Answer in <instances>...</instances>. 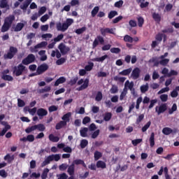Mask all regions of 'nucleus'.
Here are the masks:
<instances>
[{"instance_id": "6", "label": "nucleus", "mask_w": 179, "mask_h": 179, "mask_svg": "<svg viewBox=\"0 0 179 179\" xmlns=\"http://www.w3.org/2000/svg\"><path fill=\"white\" fill-rule=\"evenodd\" d=\"M163 171L165 179H171V176H170V174H169V168H167V166H165L164 168H163V166H161L159 171H158V176H162Z\"/></svg>"}, {"instance_id": "30", "label": "nucleus", "mask_w": 179, "mask_h": 179, "mask_svg": "<svg viewBox=\"0 0 179 179\" xmlns=\"http://www.w3.org/2000/svg\"><path fill=\"white\" fill-rule=\"evenodd\" d=\"M48 138H49V141H50V142H53V143L59 142V137L55 136L52 134H50Z\"/></svg>"}, {"instance_id": "56", "label": "nucleus", "mask_w": 179, "mask_h": 179, "mask_svg": "<svg viewBox=\"0 0 179 179\" xmlns=\"http://www.w3.org/2000/svg\"><path fill=\"white\" fill-rule=\"evenodd\" d=\"M113 117V115L111 114V113H105V115L103 117V120L104 121H110V120H111V117Z\"/></svg>"}, {"instance_id": "24", "label": "nucleus", "mask_w": 179, "mask_h": 179, "mask_svg": "<svg viewBox=\"0 0 179 179\" xmlns=\"http://www.w3.org/2000/svg\"><path fill=\"white\" fill-rule=\"evenodd\" d=\"M149 142H150V148H154L155 145V132H152L150 138H149Z\"/></svg>"}, {"instance_id": "53", "label": "nucleus", "mask_w": 179, "mask_h": 179, "mask_svg": "<svg viewBox=\"0 0 179 179\" xmlns=\"http://www.w3.org/2000/svg\"><path fill=\"white\" fill-rule=\"evenodd\" d=\"M36 126L38 131H40L41 132H43V131H45V126H44L43 124H36Z\"/></svg>"}, {"instance_id": "62", "label": "nucleus", "mask_w": 179, "mask_h": 179, "mask_svg": "<svg viewBox=\"0 0 179 179\" xmlns=\"http://www.w3.org/2000/svg\"><path fill=\"white\" fill-rule=\"evenodd\" d=\"M162 33H169V34L174 33V28H173V27H171L168 29H163Z\"/></svg>"}, {"instance_id": "45", "label": "nucleus", "mask_w": 179, "mask_h": 179, "mask_svg": "<svg viewBox=\"0 0 179 179\" xmlns=\"http://www.w3.org/2000/svg\"><path fill=\"white\" fill-rule=\"evenodd\" d=\"M138 27H143L145 20L142 17H137Z\"/></svg>"}, {"instance_id": "51", "label": "nucleus", "mask_w": 179, "mask_h": 179, "mask_svg": "<svg viewBox=\"0 0 179 179\" xmlns=\"http://www.w3.org/2000/svg\"><path fill=\"white\" fill-rule=\"evenodd\" d=\"M65 62H66V58L65 57H61L56 61L57 65H62L63 64H65Z\"/></svg>"}, {"instance_id": "13", "label": "nucleus", "mask_w": 179, "mask_h": 179, "mask_svg": "<svg viewBox=\"0 0 179 179\" xmlns=\"http://www.w3.org/2000/svg\"><path fill=\"white\" fill-rule=\"evenodd\" d=\"M20 142H34V135L29 134L27 137L20 138Z\"/></svg>"}, {"instance_id": "12", "label": "nucleus", "mask_w": 179, "mask_h": 179, "mask_svg": "<svg viewBox=\"0 0 179 179\" xmlns=\"http://www.w3.org/2000/svg\"><path fill=\"white\" fill-rule=\"evenodd\" d=\"M0 8L6 9V10H9V9H10L8 0H0Z\"/></svg>"}, {"instance_id": "41", "label": "nucleus", "mask_w": 179, "mask_h": 179, "mask_svg": "<svg viewBox=\"0 0 179 179\" xmlns=\"http://www.w3.org/2000/svg\"><path fill=\"white\" fill-rule=\"evenodd\" d=\"M27 59H28L30 64H33V62L36 61V56H34V55L33 54H29L27 55Z\"/></svg>"}, {"instance_id": "29", "label": "nucleus", "mask_w": 179, "mask_h": 179, "mask_svg": "<svg viewBox=\"0 0 179 179\" xmlns=\"http://www.w3.org/2000/svg\"><path fill=\"white\" fill-rule=\"evenodd\" d=\"M31 1L32 0H25L23 4L20 6V8L22 9V10H26V9L29 8V5L31 3Z\"/></svg>"}, {"instance_id": "21", "label": "nucleus", "mask_w": 179, "mask_h": 179, "mask_svg": "<svg viewBox=\"0 0 179 179\" xmlns=\"http://www.w3.org/2000/svg\"><path fill=\"white\" fill-rule=\"evenodd\" d=\"M52 162V157L49 155L41 164V167H45L47 164H50Z\"/></svg>"}, {"instance_id": "60", "label": "nucleus", "mask_w": 179, "mask_h": 179, "mask_svg": "<svg viewBox=\"0 0 179 179\" xmlns=\"http://www.w3.org/2000/svg\"><path fill=\"white\" fill-rule=\"evenodd\" d=\"M122 5H124V1L120 0L115 3V8H122Z\"/></svg>"}, {"instance_id": "55", "label": "nucleus", "mask_w": 179, "mask_h": 179, "mask_svg": "<svg viewBox=\"0 0 179 179\" xmlns=\"http://www.w3.org/2000/svg\"><path fill=\"white\" fill-rule=\"evenodd\" d=\"M101 156H103L101 152H100L99 151L94 152V160H96V161L99 160V159H100L101 157Z\"/></svg>"}, {"instance_id": "8", "label": "nucleus", "mask_w": 179, "mask_h": 179, "mask_svg": "<svg viewBox=\"0 0 179 179\" xmlns=\"http://www.w3.org/2000/svg\"><path fill=\"white\" fill-rule=\"evenodd\" d=\"M45 71H48V66L47 64H43L38 66L36 73L37 75H42Z\"/></svg>"}, {"instance_id": "48", "label": "nucleus", "mask_w": 179, "mask_h": 179, "mask_svg": "<svg viewBox=\"0 0 179 179\" xmlns=\"http://www.w3.org/2000/svg\"><path fill=\"white\" fill-rule=\"evenodd\" d=\"M9 29H10V25L6 24L4 22V24H3V26L1 27V32L5 33L6 31H8V30H9Z\"/></svg>"}, {"instance_id": "43", "label": "nucleus", "mask_w": 179, "mask_h": 179, "mask_svg": "<svg viewBox=\"0 0 179 179\" xmlns=\"http://www.w3.org/2000/svg\"><path fill=\"white\" fill-rule=\"evenodd\" d=\"M1 78L3 80H8V82H12L13 80V77H12V76H9V75H6V74H3L1 76Z\"/></svg>"}, {"instance_id": "59", "label": "nucleus", "mask_w": 179, "mask_h": 179, "mask_svg": "<svg viewBox=\"0 0 179 179\" xmlns=\"http://www.w3.org/2000/svg\"><path fill=\"white\" fill-rule=\"evenodd\" d=\"M174 111H177V104L173 103L171 108L169 110V114L171 115L174 113Z\"/></svg>"}, {"instance_id": "32", "label": "nucleus", "mask_w": 179, "mask_h": 179, "mask_svg": "<svg viewBox=\"0 0 179 179\" xmlns=\"http://www.w3.org/2000/svg\"><path fill=\"white\" fill-rule=\"evenodd\" d=\"M96 167L97 169H106L107 167V165L106 164V162L103 161H98L96 162Z\"/></svg>"}, {"instance_id": "63", "label": "nucleus", "mask_w": 179, "mask_h": 179, "mask_svg": "<svg viewBox=\"0 0 179 179\" xmlns=\"http://www.w3.org/2000/svg\"><path fill=\"white\" fill-rule=\"evenodd\" d=\"M127 93H128L127 90L126 88H124L123 92L120 94V100H124V97L127 96Z\"/></svg>"}, {"instance_id": "52", "label": "nucleus", "mask_w": 179, "mask_h": 179, "mask_svg": "<svg viewBox=\"0 0 179 179\" xmlns=\"http://www.w3.org/2000/svg\"><path fill=\"white\" fill-rule=\"evenodd\" d=\"M143 118H145L144 114H141L136 119V124L138 125V124H141L142 121H143Z\"/></svg>"}, {"instance_id": "26", "label": "nucleus", "mask_w": 179, "mask_h": 179, "mask_svg": "<svg viewBox=\"0 0 179 179\" xmlns=\"http://www.w3.org/2000/svg\"><path fill=\"white\" fill-rule=\"evenodd\" d=\"M89 131V129L87 127H83L80 130V136L83 138H86L87 136V132Z\"/></svg>"}, {"instance_id": "1", "label": "nucleus", "mask_w": 179, "mask_h": 179, "mask_svg": "<svg viewBox=\"0 0 179 179\" xmlns=\"http://www.w3.org/2000/svg\"><path fill=\"white\" fill-rule=\"evenodd\" d=\"M73 23V19L72 18H67L66 20V22L64 23H61V22H57L56 24V27L57 31H66L69 28V26H71Z\"/></svg>"}, {"instance_id": "57", "label": "nucleus", "mask_w": 179, "mask_h": 179, "mask_svg": "<svg viewBox=\"0 0 179 179\" xmlns=\"http://www.w3.org/2000/svg\"><path fill=\"white\" fill-rule=\"evenodd\" d=\"M47 44L48 43L45 41L41 42L40 43L36 45V48H43L44 47H47Z\"/></svg>"}, {"instance_id": "64", "label": "nucleus", "mask_w": 179, "mask_h": 179, "mask_svg": "<svg viewBox=\"0 0 179 179\" xmlns=\"http://www.w3.org/2000/svg\"><path fill=\"white\" fill-rule=\"evenodd\" d=\"M17 106L19 107H24V106H26V103H24V101H23L20 99H17Z\"/></svg>"}, {"instance_id": "18", "label": "nucleus", "mask_w": 179, "mask_h": 179, "mask_svg": "<svg viewBox=\"0 0 179 179\" xmlns=\"http://www.w3.org/2000/svg\"><path fill=\"white\" fill-rule=\"evenodd\" d=\"M136 2L138 5H140V8H141V9L148 8L149 6V1L145 2V0H136Z\"/></svg>"}, {"instance_id": "16", "label": "nucleus", "mask_w": 179, "mask_h": 179, "mask_svg": "<svg viewBox=\"0 0 179 179\" xmlns=\"http://www.w3.org/2000/svg\"><path fill=\"white\" fill-rule=\"evenodd\" d=\"M48 114V111L43 108H40L37 110V115H38V117H45Z\"/></svg>"}, {"instance_id": "20", "label": "nucleus", "mask_w": 179, "mask_h": 179, "mask_svg": "<svg viewBox=\"0 0 179 179\" xmlns=\"http://www.w3.org/2000/svg\"><path fill=\"white\" fill-rule=\"evenodd\" d=\"M152 17L157 23L162 22V15L157 13H152Z\"/></svg>"}, {"instance_id": "61", "label": "nucleus", "mask_w": 179, "mask_h": 179, "mask_svg": "<svg viewBox=\"0 0 179 179\" xmlns=\"http://www.w3.org/2000/svg\"><path fill=\"white\" fill-rule=\"evenodd\" d=\"M159 98L161 99V101H162L163 103H166V101L169 100V95L162 94L160 95Z\"/></svg>"}, {"instance_id": "17", "label": "nucleus", "mask_w": 179, "mask_h": 179, "mask_svg": "<svg viewBox=\"0 0 179 179\" xmlns=\"http://www.w3.org/2000/svg\"><path fill=\"white\" fill-rule=\"evenodd\" d=\"M72 164L74 166H79V164H81V166H83V167H84L85 169L87 167V166L85 163V161H83V159H75L73 161Z\"/></svg>"}, {"instance_id": "19", "label": "nucleus", "mask_w": 179, "mask_h": 179, "mask_svg": "<svg viewBox=\"0 0 179 179\" xmlns=\"http://www.w3.org/2000/svg\"><path fill=\"white\" fill-rule=\"evenodd\" d=\"M173 132L176 134V132H177V130L173 131V129L170 127H164L162 129V133L164 134V135H170L173 134Z\"/></svg>"}, {"instance_id": "42", "label": "nucleus", "mask_w": 179, "mask_h": 179, "mask_svg": "<svg viewBox=\"0 0 179 179\" xmlns=\"http://www.w3.org/2000/svg\"><path fill=\"white\" fill-rule=\"evenodd\" d=\"M49 172H50V169H48V168L45 169L41 174V178L47 179V177H48Z\"/></svg>"}, {"instance_id": "38", "label": "nucleus", "mask_w": 179, "mask_h": 179, "mask_svg": "<svg viewBox=\"0 0 179 179\" xmlns=\"http://www.w3.org/2000/svg\"><path fill=\"white\" fill-rule=\"evenodd\" d=\"M164 36V37H166V35L163 34H160L158 33L156 36H155V40L157 41H158V43H162V41H163V36Z\"/></svg>"}, {"instance_id": "49", "label": "nucleus", "mask_w": 179, "mask_h": 179, "mask_svg": "<svg viewBox=\"0 0 179 179\" xmlns=\"http://www.w3.org/2000/svg\"><path fill=\"white\" fill-rule=\"evenodd\" d=\"M124 41H125L126 43H134V38H132L129 35H126L124 37Z\"/></svg>"}, {"instance_id": "47", "label": "nucleus", "mask_w": 179, "mask_h": 179, "mask_svg": "<svg viewBox=\"0 0 179 179\" xmlns=\"http://www.w3.org/2000/svg\"><path fill=\"white\" fill-rule=\"evenodd\" d=\"M118 15V12L115 11V10H111L108 15V19H113V17H115V16H117Z\"/></svg>"}, {"instance_id": "50", "label": "nucleus", "mask_w": 179, "mask_h": 179, "mask_svg": "<svg viewBox=\"0 0 179 179\" xmlns=\"http://www.w3.org/2000/svg\"><path fill=\"white\" fill-rule=\"evenodd\" d=\"M86 27H83L82 28L80 29H77L75 31V33H76V34H83V33H85V31H86Z\"/></svg>"}, {"instance_id": "2", "label": "nucleus", "mask_w": 179, "mask_h": 179, "mask_svg": "<svg viewBox=\"0 0 179 179\" xmlns=\"http://www.w3.org/2000/svg\"><path fill=\"white\" fill-rule=\"evenodd\" d=\"M23 72H27V68H26V66L23 65L22 64H20L13 68V73L16 76L23 75Z\"/></svg>"}, {"instance_id": "40", "label": "nucleus", "mask_w": 179, "mask_h": 179, "mask_svg": "<svg viewBox=\"0 0 179 179\" xmlns=\"http://www.w3.org/2000/svg\"><path fill=\"white\" fill-rule=\"evenodd\" d=\"M141 93H146L149 90V84L141 85L140 87Z\"/></svg>"}, {"instance_id": "54", "label": "nucleus", "mask_w": 179, "mask_h": 179, "mask_svg": "<svg viewBox=\"0 0 179 179\" xmlns=\"http://www.w3.org/2000/svg\"><path fill=\"white\" fill-rule=\"evenodd\" d=\"M87 145H89V141H87V140L83 139V140L81 141V142H80L81 149H85V148L86 146H87Z\"/></svg>"}, {"instance_id": "3", "label": "nucleus", "mask_w": 179, "mask_h": 179, "mask_svg": "<svg viewBox=\"0 0 179 179\" xmlns=\"http://www.w3.org/2000/svg\"><path fill=\"white\" fill-rule=\"evenodd\" d=\"M77 84L80 87H78L76 90L78 92H82V90H85L87 87H89V78H86L85 80L81 78L80 80L77 82Z\"/></svg>"}, {"instance_id": "28", "label": "nucleus", "mask_w": 179, "mask_h": 179, "mask_svg": "<svg viewBox=\"0 0 179 179\" xmlns=\"http://www.w3.org/2000/svg\"><path fill=\"white\" fill-rule=\"evenodd\" d=\"M64 127H66V122H64L62 120L56 124L55 129L59 130L62 129V128H64Z\"/></svg>"}, {"instance_id": "35", "label": "nucleus", "mask_w": 179, "mask_h": 179, "mask_svg": "<svg viewBox=\"0 0 179 179\" xmlns=\"http://www.w3.org/2000/svg\"><path fill=\"white\" fill-rule=\"evenodd\" d=\"M78 80H79L78 76L73 77L70 80L69 85H70L71 86H73L74 85H76V83H78Z\"/></svg>"}, {"instance_id": "39", "label": "nucleus", "mask_w": 179, "mask_h": 179, "mask_svg": "<svg viewBox=\"0 0 179 179\" xmlns=\"http://www.w3.org/2000/svg\"><path fill=\"white\" fill-rule=\"evenodd\" d=\"M99 10H100V7L99 6H95L92 12H91V15L92 16V17H94L96 16V15H97V13H99Z\"/></svg>"}, {"instance_id": "23", "label": "nucleus", "mask_w": 179, "mask_h": 179, "mask_svg": "<svg viewBox=\"0 0 179 179\" xmlns=\"http://www.w3.org/2000/svg\"><path fill=\"white\" fill-rule=\"evenodd\" d=\"M106 58H108V55H105L101 57H96L92 59L93 62H103Z\"/></svg>"}, {"instance_id": "11", "label": "nucleus", "mask_w": 179, "mask_h": 179, "mask_svg": "<svg viewBox=\"0 0 179 179\" xmlns=\"http://www.w3.org/2000/svg\"><path fill=\"white\" fill-rule=\"evenodd\" d=\"M124 87H128L131 94H135V88H134V82L129 83V80H127L124 84Z\"/></svg>"}, {"instance_id": "10", "label": "nucleus", "mask_w": 179, "mask_h": 179, "mask_svg": "<svg viewBox=\"0 0 179 179\" xmlns=\"http://www.w3.org/2000/svg\"><path fill=\"white\" fill-rule=\"evenodd\" d=\"M131 76L132 79H134V80H136V79H139V77L141 76V69L138 67H136L135 69H134Z\"/></svg>"}, {"instance_id": "5", "label": "nucleus", "mask_w": 179, "mask_h": 179, "mask_svg": "<svg viewBox=\"0 0 179 179\" xmlns=\"http://www.w3.org/2000/svg\"><path fill=\"white\" fill-rule=\"evenodd\" d=\"M166 111H167V103H162L159 106L155 107V112L157 113V115H160V114H163Z\"/></svg>"}, {"instance_id": "22", "label": "nucleus", "mask_w": 179, "mask_h": 179, "mask_svg": "<svg viewBox=\"0 0 179 179\" xmlns=\"http://www.w3.org/2000/svg\"><path fill=\"white\" fill-rule=\"evenodd\" d=\"M66 82V78L64 76L59 78L55 83V86H59L62 83H65Z\"/></svg>"}, {"instance_id": "7", "label": "nucleus", "mask_w": 179, "mask_h": 179, "mask_svg": "<svg viewBox=\"0 0 179 179\" xmlns=\"http://www.w3.org/2000/svg\"><path fill=\"white\" fill-rule=\"evenodd\" d=\"M58 48L62 55H66V54H68L71 50L69 47H66V45L62 43L59 45Z\"/></svg>"}, {"instance_id": "9", "label": "nucleus", "mask_w": 179, "mask_h": 179, "mask_svg": "<svg viewBox=\"0 0 179 179\" xmlns=\"http://www.w3.org/2000/svg\"><path fill=\"white\" fill-rule=\"evenodd\" d=\"M99 44H101V45L104 44V38H103V36H96V38L94 39L92 43V48H96V47L99 45Z\"/></svg>"}, {"instance_id": "31", "label": "nucleus", "mask_w": 179, "mask_h": 179, "mask_svg": "<svg viewBox=\"0 0 179 179\" xmlns=\"http://www.w3.org/2000/svg\"><path fill=\"white\" fill-rule=\"evenodd\" d=\"M131 72H132V69L129 68L125 70H123L122 71L119 73V75H122V76H128V75H129V73H131Z\"/></svg>"}, {"instance_id": "58", "label": "nucleus", "mask_w": 179, "mask_h": 179, "mask_svg": "<svg viewBox=\"0 0 179 179\" xmlns=\"http://www.w3.org/2000/svg\"><path fill=\"white\" fill-rule=\"evenodd\" d=\"M162 60L159 61L160 65H162L163 66H166L169 62H170V59H161Z\"/></svg>"}, {"instance_id": "33", "label": "nucleus", "mask_w": 179, "mask_h": 179, "mask_svg": "<svg viewBox=\"0 0 179 179\" xmlns=\"http://www.w3.org/2000/svg\"><path fill=\"white\" fill-rule=\"evenodd\" d=\"M23 27H24V24L22 22H19L17 24L14 29V31H21V30L23 29Z\"/></svg>"}, {"instance_id": "4", "label": "nucleus", "mask_w": 179, "mask_h": 179, "mask_svg": "<svg viewBox=\"0 0 179 179\" xmlns=\"http://www.w3.org/2000/svg\"><path fill=\"white\" fill-rule=\"evenodd\" d=\"M17 54V49L15 47L10 46L7 54L4 55L5 59H12Z\"/></svg>"}, {"instance_id": "25", "label": "nucleus", "mask_w": 179, "mask_h": 179, "mask_svg": "<svg viewBox=\"0 0 179 179\" xmlns=\"http://www.w3.org/2000/svg\"><path fill=\"white\" fill-rule=\"evenodd\" d=\"M67 173L69 174V176H74L75 175V165L73 164H71L67 170Z\"/></svg>"}, {"instance_id": "46", "label": "nucleus", "mask_w": 179, "mask_h": 179, "mask_svg": "<svg viewBox=\"0 0 179 179\" xmlns=\"http://www.w3.org/2000/svg\"><path fill=\"white\" fill-rule=\"evenodd\" d=\"M150 125H152V122L150 121L148 122L144 127H142L141 131L142 132H146L149 128H150Z\"/></svg>"}, {"instance_id": "37", "label": "nucleus", "mask_w": 179, "mask_h": 179, "mask_svg": "<svg viewBox=\"0 0 179 179\" xmlns=\"http://www.w3.org/2000/svg\"><path fill=\"white\" fill-rule=\"evenodd\" d=\"M36 129H37V127L35 124L34 126L27 127L25 129V132H26V134H31V132H33V131H36Z\"/></svg>"}, {"instance_id": "27", "label": "nucleus", "mask_w": 179, "mask_h": 179, "mask_svg": "<svg viewBox=\"0 0 179 179\" xmlns=\"http://www.w3.org/2000/svg\"><path fill=\"white\" fill-rule=\"evenodd\" d=\"M71 115H72V114L71 112H69L62 116V120L67 124V122H69L70 121L69 118H71Z\"/></svg>"}, {"instance_id": "14", "label": "nucleus", "mask_w": 179, "mask_h": 179, "mask_svg": "<svg viewBox=\"0 0 179 179\" xmlns=\"http://www.w3.org/2000/svg\"><path fill=\"white\" fill-rule=\"evenodd\" d=\"M114 34V29L113 28H105L101 29V34L106 36V34Z\"/></svg>"}, {"instance_id": "34", "label": "nucleus", "mask_w": 179, "mask_h": 179, "mask_svg": "<svg viewBox=\"0 0 179 179\" xmlns=\"http://www.w3.org/2000/svg\"><path fill=\"white\" fill-rule=\"evenodd\" d=\"M4 160H7L8 163H12V162H13V160H15V156H10V154H7L5 157H4Z\"/></svg>"}, {"instance_id": "15", "label": "nucleus", "mask_w": 179, "mask_h": 179, "mask_svg": "<svg viewBox=\"0 0 179 179\" xmlns=\"http://www.w3.org/2000/svg\"><path fill=\"white\" fill-rule=\"evenodd\" d=\"M13 20H15V15H10L8 17L5 18L4 23H6V24L12 26V24L13 23Z\"/></svg>"}, {"instance_id": "36", "label": "nucleus", "mask_w": 179, "mask_h": 179, "mask_svg": "<svg viewBox=\"0 0 179 179\" xmlns=\"http://www.w3.org/2000/svg\"><path fill=\"white\" fill-rule=\"evenodd\" d=\"M110 92L111 93V94H115L118 93V86L113 85L112 87L110 89Z\"/></svg>"}, {"instance_id": "44", "label": "nucleus", "mask_w": 179, "mask_h": 179, "mask_svg": "<svg viewBox=\"0 0 179 179\" xmlns=\"http://www.w3.org/2000/svg\"><path fill=\"white\" fill-rule=\"evenodd\" d=\"M101 100H103V93L101 91H99L95 96V101H100Z\"/></svg>"}]
</instances>
